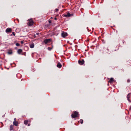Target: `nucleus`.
Returning a JSON list of instances; mask_svg holds the SVG:
<instances>
[{
	"instance_id": "1",
	"label": "nucleus",
	"mask_w": 131,
	"mask_h": 131,
	"mask_svg": "<svg viewBox=\"0 0 131 131\" xmlns=\"http://www.w3.org/2000/svg\"><path fill=\"white\" fill-rule=\"evenodd\" d=\"M79 114L77 112L75 111L73 112L71 116L73 118H75L76 117L78 116Z\"/></svg>"
},
{
	"instance_id": "2",
	"label": "nucleus",
	"mask_w": 131,
	"mask_h": 131,
	"mask_svg": "<svg viewBox=\"0 0 131 131\" xmlns=\"http://www.w3.org/2000/svg\"><path fill=\"white\" fill-rule=\"evenodd\" d=\"M34 22L32 19H30L28 20V26H30L33 25Z\"/></svg>"
},
{
	"instance_id": "3",
	"label": "nucleus",
	"mask_w": 131,
	"mask_h": 131,
	"mask_svg": "<svg viewBox=\"0 0 131 131\" xmlns=\"http://www.w3.org/2000/svg\"><path fill=\"white\" fill-rule=\"evenodd\" d=\"M68 34L65 32H63L61 34V36L62 37L65 38L68 36Z\"/></svg>"
},
{
	"instance_id": "4",
	"label": "nucleus",
	"mask_w": 131,
	"mask_h": 131,
	"mask_svg": "<svg viewBox=\"0 0 131 131\" xmlns=\"http://www.w3.org/2000/svg\"><path fill=\"white\" fill-rule=\"evenodd\" d=\"M17 53L19 54L22 55H24V53L23 52L21 49H18L17 50Z\"/></svg>"
},
{
	"instance_id": "5",
	"label": "nucleus",
	"mask_w": 131,
	"mask_h": 131,
	"mask_svg": "<svg viewBox=\"0 0 131 131\" xmlns=\"http://www.w3.org/2000/svg\"><path fill=\"white\" fill-rule=\"evenodd\" d=\"M73 16L72 14H70L69 13H68L67 14L65 15L64 16L66 17H69Z\"/></svg>"
},
{
	"instance_id": "6",
	"label": "nucleus",
	"mask_w": 131,
	"mask_h": 131,
	"mask_svg": "<svg viewBox=\"0 0 131 131\" xmlns=\"http://www.w3.org/2000/svg\"><path fill=\"white\" fill-rule=\"evenodd\" d=\"M50 41L51 40L50 39H46L44 40V42L45 44H47L50 42Z\"/></svg>"
},
{
	"instance_id": "7",
	"label": "nucleus",
	"mask_w": 131,
	"mask_h": 131,
	"mask_svg": "<svg viewBox=\"0 0 131 131\" xmlns=\"http://www.w3.org/2000/svg\"><path fill=\"white\" fill-rule=\"evenodd\" d=\"M131 95V93L128 94L127 95V97L128 101L130 102H131V101L129 99V98Z\"/></svg>"
},
{
	"instance_id": "8",
	"label": "nucleus",
	"mask_w": 131,
	"mask_h": 131,
	"mask_svg": "<svg viewBox=\"0 0 131 131\" xmlns=\"http://www.w3.org/2000/svg\"><path fill=\"white\" fill-rule=\"evenodd\" d=\"M78 63L80 65H82L84 63V60H82V61L79 60L78 61Z\"/></svg>"
},
{
	"instance_id": "9",
	"label": "nucleus",
	"mask_w": 131,
	"mask_h": 131,
	"mask_svg": "<svg viewBox=\"0 0 131 131\" xmlns=\"http://www.w3.org/2000/svg\"><path fill=\"white\" fill-rule=\"evenodd\" d=\"M11 29L9 28H7L6 30V32L7 33L11 32Z\"/></svg>"
},
{
	"instance_id": "10",
	"label": "nucleus",
	"mask_w": 131,
	"mask_h": 131,
	"mask_svg": "<svg viewBox=\"0 0 131 131\" xmlns=\"http://www.w3.org/2000/svg\"><path fill=\"white\" fill-rule=\"evenodd\" d=\"M57 66L58 68H60L61 67L62 65L60 63H59L57 64Z\"/></svg>"
},
{
	"instance_id": "11",
	"label": "nucleus",
	"mask_w": 131,
	"mask_h": 131,
	"mask_svg": "<svg viewBox=\"0 0 131 131\" xmlns=\"http://www.w3.org/2000/svg\"><path fill=\"white\" fill-rule=\"evenodd\" d=\"M113 81H114V80H113V78H111L110 80L109 81V82L110 83H111L113 82Z\"/></svg>"
},
{
	"instance_id": "12",
	"label": "nucleus",
	"mask_w": 131,
	"mask_h": 131,
	"mask_svg": "<svg viewBox=\"0 0 131 131\" xmlns=\"http://www.w3.org/2000/svg\"><path fill=\"white\" fill-rule=\"evenodd\" d=\"M10 130H13V125H11L10 126Z\"/></svg>"
},
{
	"instance_id": "13",
	"label": "nucleus",
	"mask_w": 131,
	"mask_h": 131,
	"mask_svg": "<svg viewBox=\"0 0 131 131\" xmlns=\"http://www.w3.org/2000/svg\"><path fill=\"white\" fill-rule=\"evenodd\" d=\"M16 118H15L14 119V121L13 122V123L14 125L16 126Z\"/></svg>"
},
{
	"instance_id": "14",
	"label": "nucleus",
	"mask_w": 131,
	"mask_h": 131,
	"mask_svg": "<svg viewBox=\"0 0 131 131\" xmlns=\"http://www.w3.org/2000/svg\"><path fill=\"white\" fill-rule=\"evenodd\" d=\"M34 43L31 44L30 45V47L31 48H33L34 47Z\"/></svg>"
},
{
	"instance_id": "15",
	"label": "nucleus",
	"mask_w": 131,
	"mask_h": 131,
	"mask_svg": "<svg viewBox=\"0 0 131 131\" xmlns=\"http://www.w3.org/2000/svg\"><path fill=\"white\" fill-rule=\"evenodd\" d=\"M28 121L25 120L24 122V124L25 125H27L28 123Z\"/></svg>"
},
{
	"instance_id": "16",
	"label": "nucleus",
	"mask_w": 131,
	"mask_h": 131,
	"mask_svg": "<svg viewBox=\"0 0 131 131\" xmlns=\"http://www.w3.org/2000/svg\"><path fill=\"white\" fill-rule=\"evenodd\" d=\"M7 53L8 54H12V51H9Z\"/></svg>"
},
{
	"instance_id": "17",
	"label": "nucleus",
	"mask_w": 131,
	"mask_h": 131,
	"mask_svg": "<svg viewBox=\"0 0 131 131\" xmlns=\"http://www.w3.org/2000/svg\"><path fill=\"white\" fill-rule=\"evenodd\" d=\"M80 122L81 124H83V121L82 119H81L80 120Z\"/></svg>"
},
{
	"instance_id": "18",
	"label": "nucleus",
	"mask_w": 131,
	"mask_h": 131,
	"mask_svg": "<svg viewBox=\"0 0 131 131\" xmlns=\"http://www.w3.org/2000/svg\"><path fill=\"white\" fill-rule=\"evenodd\" d=\"M52 48H51L50 47H48V49L49 50H51V49Z\"/></svg>"
},
{
	"instance_id": "19",
	"label": "nucleus",
	"mask_w": 131,
	"mask_h": 131,
	"mask_svg": "<svg viewBox=\"0 0 131 131\" xmlns=\"http://www.w3.org/2000/svg\"><path fill=\"white\" fill-rule=\"evenodd\" d=\"M58 10V9H55V11L56 12H57Z\"/></svg>"
},
{
	"instance_id": "20",
	"label": "nucleus",
	"mask_w": 131,
	"mask_h": 131,
	"mask_svg": "<svg viewBox=\"0 0 131 131\" xmlns=\"http://www.w3.org/2000/svg\"><path fill=\"white\" fill-rule=\"evenodd\" d=\"M130 80L129 79H128L127 80V82H130Z\"/></svg>"
},
{
	"instance_id": "21",
	"label": "nucleus",
	"mask_w": 131,
	"mask_h": 131,
	"mask_svg": "<svg viewBox=\"0 0 131 131\" xmlns=\"http://www.w3.org/2000/svg\"><path fill=\"white\" fill-rule=\"evenodd\" d=\"M20 46V45L19 43H17V46Z\"/></svg>"
},
{
	"instance_id": "22",
	"label": "nucleus",
	"mask_w": 131,
	"mask_h": 131,
	"mask_svg": "<svg viewBox=\"0 0 131 131\" xmlns=\"http://www.w3.org/2000/svg\"><path fill=\"white\" fill-rule=\"evenodd\" d=\"M23 43H24V42L23 41H21V43L22 44H23Z\"/></svg>"
},
{
	"instance_id": "23",
	"label": "nucleus",
	"mask_w": 131,
	"mask_h": 131,
	"mask_svg": "<svg viewBox=\"0 0 131 131\" xmlns=\"http://www.w3.org/2000/svg\"><path fill=\"white\" fill-rule=\"evenodd\" d=\"M12 34L14 35L15 36V33L14 32H12Z\"/></svg>"
},
{
	"instance_id": "24",
	"label": "nucleus",
	"mask_w": 131,
	"mask_h": 131,
	"mask_svg": "<svg viewBox=\"0 0 131 131\" xmlns=\"http://www.w3.org/2000/svg\"><path fill=\"white\" fill-rule=\"evenodd\" d=\"M39 34V33L38 32V33H36V35H38Z\"/></svg>"
},
{
	"instance_id": "25",
	"label": "nucleus",
	"mask_w": 131,
	"mask_h": 131,
	"mask_svg": "<svg viewBox=\"0 0 131 131\" xmlns=\"http://www.w3.org/2000/svg\"><path fill=\"white\" fill-rule=\"evenodd\" d=\"M24 55L26 56V52H24Z\"/></svg>"
},
{
	"instance_id": "26",
	"label": "nucleus",
	"mask_w": 131,
	"mask_h": 131,
	"mask_svg": "<svg viewBox=\"0 0 131 131\" xmlns=\"http://www.w3.org/2000/svg\"><path fill=\"white\" fill-rule=\"evenodd\" d=\"M54 19H55V20H57V18H54Z\"/></svg>"
},
{
	"instance_id": "27",
	"label": "nucleus",
	"mask_w": 131,
	"mask_h": 131,
	"mask_svg": "<svg viewBox=\"0 0 131 131\" xmlns=\"http://www.w3.org/2000/svg\"><path fill=\"white\" fill-rule=\"evenodd\" d=\"M17 21H18L19 22V20L18 19H17Z\"/></svg>"
},
{
	"instance_id": "28",
	"label": "nucleus",
	"mask_w": 131,
	"mask_h": 131,
	"mask_svg": "<svg viewBox=\"0 0 131 131\" xmlns=\"http://www.w3.org/2000/svg\"><path fill=\"white\" fill-rule=\"evenodd\" d=\"M49 23H51V21H49Z\"/></svg>"
},
{
	"instance_id": "29",
	"label": "nucleus",
	"mask_w": 131,
	"mask_h": 131,
	"mask_svg": "<svg viewBox=\"0 0 131 131\" xmlns=\"http://www.w3.org/2000/svg\"><path fill=\"white\" fill-rule=\"evenodd\" d=\"M29 125H29V124H28V126H29Z\"/></svg>"
},
{
	"instance_id": "30",
	"label": "nucleus",
	"mask_w": 131,
	"mask_h": 131,
	"mask_svg": "<svg viewBox=\"0 0 131 131\" xmlns=\"http://www.w3.org/2000/svg\"><path fill=\"white\" fill-rule=\"evenodd\" d=\"M15 45H16V43H15Z\"/></svg>"
},
{
	"instance_id": "31",
	"label": "nucleus",
	"mask_w": 131,
	"mask_h": 131,
	"mask_svg": "<svg viewBox=\"0 0 131 131\" xmlns=\"http://www.w3.org/2000/svg\"><path fill=\"white\" fill-rule=\"evenodd\" d=\"M17 124H18L17 123Z\"/></svg>"
}]
</instances>
